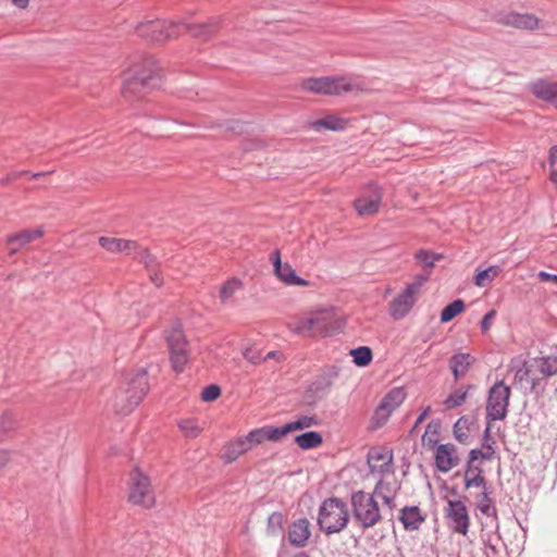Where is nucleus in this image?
Masks as SVG:
<instances>
[{"label": "nucleus", "instance_id": "f257e3e1", "mask_svg": "<svg viewBox=\"0 0 557 557\" xmlns=\"http://www.w3.org/2000/svg\"><path fill=\"white\" fill-rule=\"evenodd\" d=\"M149 391L148 372L145 368L129 371L123 375L119 388L110 404L119 414L131 413Z\"/></svg>", "mask_w": 557, "mask_h": 557}, {"label": "nucleus", "instance_id": "f03ea898", "mask_svg": "<svg viewBox=\"0 0 557 557\" xmlns=\"http://www.w3.org/2000/svg\"><path fill=\"white\" fill-rule=\"evenodd\" d=\"M162 84V74L158 63L146 59L124 73L122 94L126 99L139 97Z\"/></svg>", "mask_w": 557, "mask_h": 557}, {"label": "nucleus", "instance_id": "7ed1b4c3", "mask_svg": "<svg viewBox=\"0 0 557 557\" xmlns=\"http://www.w3.org/2000/svg\"><path fill=\"white\" fill-rule=\"evenodd\" d=\"M301 88L309 92L326 96H342L344 94L363 91L366 89L362 82L346 76L306 78L301 82Z\"/></svg>", "mask_w": 557, "mask_h": 557}, {"label": "nucleus", "instance_id": "20e7f679", "mask_svg": "<svg viewBox=\"0 0 557 557\" xmlns=\"http://www.w3.org/2000/svg\"><path fill=\"white\" fill-rule=\"evenodd\" d=\"M511 389L504 381L496 382L488 391L486 400V421L487 425L484 430L483 446L491 449L492 446L487 443L491 434V422L504 420L508 412L509 398Z\"/></svg>", "mask_w": 557, "mask_h": 557}, {"label": "nucleus", "instance_id": "39448f33", "mask_svg": "<svg viewBox=\"0 0 557 557\" xmlns=\"http://www.w3.org/2000/svg\"><path fill=\"white\" fill-rule=\"evenodd\" d=\"M342 329V321L334 310H322L297 322L295 332L305 336H331Z\"/></svg>", "mask_w": 557, "mask_h": 557}, {"label": "nucleus", "instance_id": "423d86ee", "mask_svg": "<svg viewBox=\"0 0 557 557\" xmlns=\"http://www.w3.org/2000/svg\"><path fill=\"white\" fill-rule=\"evenodd\" d=\"M349 521V513L345 502L331 497L322 502L318 513V524L326 534L338 533Z\"/></svg>", "mask_w": 557, "mask_h": 557}, {"label": "nucleus", "instance_id": "0eeeda50", "mask_svg": "<svg viewBox=\"0 0 557 557\" xmlns=\"http://www.w3.org/2000/svg\"><path fill=\"white\" fill-rule=\"evenodd\" d=\"M350 504L354 520L362 530L373 528L381 521V511L373 493L354 492L350 496Z\"/></svg>", "mask_w": 557, "mask_h": 557}, {"label": "nucleus", "instance_id": "6e6552de", "mask_svg": "<svg viewBox=\"0 0 557 557\" xmlns=\"http://www.w3.org/2000/svg\"><path fill=\"white\" fill-rule=\"evenodd\" d=\"M426 282V276L417 275L414 281L406 287L389 302V315L394 320H401L409 314L418 299L421 287Z\"/></svg>", "mask_w": 557, "mask_h": 557}, {"label": "nucleus", "instance_id": "1a4fd4ad", "mask_svg": "<svg viewBox=\"0 0 557 557\" xmlns=\"http://www.w3.org/2000/svg\"><path fill=\"white\" fill-rule=\"evenodd\" d=\"M136 32L140 37L161 42L181 35V21H147L139 24Z\"/></svg>", "mask_w": 557, "mask_h": 557}, {"label": "nucleus", "instance_id": "9d476101", "mask_svg": "<svg viewBox=\"0 0 557 557\" xmlns=\"http://www.w3.org/2000/svg\"><path fill=\"white\" fill-rule=\"evenodd\" d=\"M128 499L135 505L151 508L154 505V494L150 479L138 468L131 472Z\"/></svg>", "mask_w": 557, "mask_h": 557}, {"label": "nucleus", "instance_id": "9b49d317", "mask_svg": "<svg viewBox=\"0 0 557 557\" xmlns=\"http://www.w3.org/2000/svg\"><path fill=\"white\" fill-rule=\"evenodd\" d=\"M170 360L175 372H182L189 361V349L181 326H174L166 336Z\"/></svg>", "mask_w": 557, "mask_h": 557}, {"label": "nucleus", "instance_id": "f8f14e48", "mask_svg": "<svg viewBox=\"0 0 557 557\" xmlns=\"http://www.w3.org/2000/svg\"><path fill=\"white\" fill-rule=\"evenodd\" d=\"M367 462L369 471L372 475H377L383 480L384 476L392 474L393 469V451L386 447H374L368 451Z\"/></svg>", "mask_w": 557, "mask_h": 557}, {"label": "nucleus", "instance_id": "ddd939ff", "mask_svg": "<svg viewBox=\"0 0 557 557\" xmlns=\"http://www.w3.org/2000/svg\"><path fill=\"white\" fill-rule=\"evenodd\" d=\"M407 393L404 387H394L385 394L374 411V420L379 424L385 423L393 411H395L406 399Z\"/></svg>", "mask_w": 557, "mask_h": 557}, {"label": "nucleus", "instance_id": "4468645a", "mask_svg": "<svg viewBox=\"0 0 557 557\" xmlns=\"http://www.w3.org/2000/svg\"><path fill=\"white\" fill-rule=\"evenodd\" d=\"M382 201V189L377 184H369L355 200V209L360 215L374 214L379 211Z\"/></svg>", "mask_w": 557, "mask_h": 557}, {"label": "nucleus", "instance_id": "2eb2a0df", "mask_svg": "<svg viewBox=\"0 0 557 557\" xmlns=\"http://www.w3.org/2000/svg\"><path fill=\"white\" fill-rule=\"evenodd\" d=\"M493 21L518 29L533 30L539 26V20L535 15L529 13H517L513 11H500L493 14Z\"/></svg>", "mask_w": 557, "mask_h": 557}, {"label": "nucleus", "instance_id": "dca6fc26", "mask_svg": "<svg viewBox=\"0 0 557 557\" xmlns=\"http://www.w3.org/2000/svg\"><path fill=\"white\" fill-rule=\"evenodd\" d=\"M446 518L449 528L460 534H467L470 518L466 505L461 500H448Z\"/></svg>", "mask_w": 557, "mask_h": 557}, {"label": "nucleus", "instance_id": "f3484780", "mask_svg": "<svg viewBox=\"0 0 557 557\" xmlns=\"http://www.w3.org/2000/svg\"><path fill=\"white\" fill-rule=\"evenodd\" d=\"M270 260L273 263L274 274L286 285L293 286H307L308 282L297 275L296 271L289 263H282L281 252L275 249L270 255Z\"/></svg>", "mask_w": 557, "mask_h": 557}, {"label": "nucleus", "instance_id": "a211bd4d", "mask_svg": "<svg viewBox=\"0 0 557 557\" xmlns=\"http://www.w3.org/2000/svg\"><path fill=\"white\" fill-rule=\"evenodd\" d=\"M490 495V488L482 491L476 497V506L480 512L485 517L484 525L498 531L499 524L497 509L495 507L494 500Z\"/></svg>", "mask_w": 557, "mask_h": 557}, {"label": "nucleus", "instance_id": "6ab92c4d", "mask_svg": "<svg viewBox=\"0 0 557 557\" xmlns=\"http://www.w3.org/2000/svg\"><path fill=\"white\" fill-rule=\"evenodd\" d=\"M459 457L453 444H440L435 450V466L440 472L447 473L459 465Z\"/></svg>", "mask_w": 557, "mask_h": 557}, {"label": "nucleus", "instance_id": "aec40b11", "mask_svg": "<svg viewBox=\"0 0 557 557\" xmlns=\"http://www.w3.org/2000/svg\"><path fill=\"white\" fill-rule=\"evenodd\" d=\"M532 95L557 109V82L549 79H536L529 87Z\"/></svg>", "mask_w": 557, "mask_h": 557}, {"label": "nucleus", "instance_id": "412c9836", "mask_svg": "<svg viewBox=\"0 0 557 557\" xmlns=\"http://www.w3.org/2000/svg\"><path fill=\"white\" fill-rule=\"evenodd\" d=\"M310 535V522L306 518L292 522L288 528V541L295 547H305Z\"/></svg>", "mask_w": 557, "mask_h": 557}, {"label": "nucleus", "instance_id": "4be33fe9", "mask_svg": "<svg viewBox=\"0 0 557 557\" xmlns=\"http://www.w3.org/2000/svg\"><path fill=\"white\" fill-rule=\"evenodd\" d=\"M511 371H515V383L521 386L529 385L530 389L533 391L536 385H539L541 377L536 368L533 367V361L531 360L529 363H523L522 366L516 368L515 366L510 367Z\"/></svg>", "mask_w": 557, "mask_h": 557}, {"label": "nucleus", "instance_id": "5701e85b", "mask_svg": "<svg viewBox=\"0 0 557 557\" xmlns=\"http://www.w3.org/2000/svg\"><path fill=\"white\" fill-rule=\"evenodd\" d=\"M399 520L406 531H416L425 520V516L418 506H406L400 509Z\"/></svg>", "mask_w": 557, "mask_h": 557}, {"label": "nucleus", "instance_id": "b1692460", "mask_svg": "<svg viewBox=\"0 0 557 557\" xmlns=\"http://www.w3.org/2000/svg\"><path fill=\"white\" fill-rule=\"evenodd\" d=\"M99 245L103 249L113 253L125 252L126 255H132L133 250L137 249L136 242L107 236H102L99 238Z\"/></svg>", "mask_w": 557, "mask_h": 557}, {"label": "nucleus", "instance_id": "393cba45", "mask_svg": "<svg viewBox=\"0 0 557 557\" xmlns=\"http://www.w3.org/2000/svg\"><path fill=\"white\" fill-rule=\"evenodd\" d=\"M218 30V22L210 20L207 23L187 24L181 22V34L183 32L189 33L194 37L207 39Z\"/></svg>", "mask_w": 557, "mask_h": 557}, {"label": "nucleus", "instance_id": "a878e982", "mask_svg": "<svg viewBox=\"0 0 557 557\" xmlns=\"http://www.w3.org/2000/svg\"><path fill=\"white\" fill-rule=\"evenodd\" d=\"M473 362L474 358L470 354H455L449 361L454 379L458 381L461 376H463Z\"/></svg>", "mask_w": 557, "mask_h": 557}, {"label": "nucleus", "instance_id": "bb28decb", "mask_svg": "<svg viewBox=\"0 0 557 557\" xmlns=\"http://www.w3.org/2000/svg\"><path fill=\"white\" fill-rule=\"evenodd\" d=\"M532 361L533 367H535L536 371L539 372L541 381L548 376L557 374V354L541 358H534Z\"/></svg>", "mask_w": 557, "mask_h": 557}, {"label": "nucleus", "instance_id": "cd10ccee", "mask_svg": "<svg viewBox=\"0 0 557 557\" xmlns=\"http://www.w3.org/2000/svg\"><path fill=\"white\" fill-rule=\"evenodd\" d=\"M244 288L243 282L237 277L228 278L220 288L219 297L222 304L233 305L236 293Z\"/></svg>", "mask_w": 557, "mask_h": 557}, {"label": "nucleus", "instance_id": "c85d7f7f", "mask_svg": "<svg viewBox=\"0 0 557 557\" xmlns=\"http://www.w3.org/2000/svg\"><path fill=\"white\" fill-rule=\"evenodd\" d=\"M42 233L44 232L41 228H36L25 230L9 236L7 240L9 245L17 244L16 247L12 248L11 253H15L18 248L25 246L26 244L33 242L36 238L41 237Z\"/></svg>", "mask_w": 557, "mask_h": 557}, {"label": "nucleus", "instance_id": "c756f323", "mask_svg": "<svg viewBox=\"0 0 557 557\" xmlns=\"http://www.w3.org/2000/svg\"><path fill=\"white\" fill-rule=\"evenodd\" d=\"M346 126L347 121L335 115H327L311 123V127L318 132L321 129L338 132L345 129Z\"/></svg>", "mask_w": 557, "mask_h": 557}, {"label": "nucleus", "instance_id": "7c9ffc66", "mask_svg": "<svg viewBox=\"0 0 557 557\" xmlns=\"http://www.w3.org/2000/svg\"><path fill=\"white\" fill-rule=\"evenodd\" d=\"M248 450L250 449L240 437L225 446L222 458L225 462L230 463L235 461L239 456L247 453Z\"/></svg>", "mask_w": 557, "mask_h": 557}, {"label": "nucleus", "instance_id": "2f4dec72", "mask_svg": "<svg viewBox=\"0 0 557 557\" xmlns=\"http://www.w3.org/2000/svg\"><path fill=\"white\" fill-rule=\"evenodd\" d=\"M441 421L432 420L428 423L422 435V444L429 448H436L440 444Z\"/></svg>", "mask_w": 557, "mask_h": 557}, {"label": "nucleus", "instance_id": "473e14b6", "mask_svg": "<svg viewBox=\"0 0 557 557\" xmlns=\"http://www.w3.org/2000/svg\"><path fill=\"white\" fill-rule=\"evenodd\" d=\"M323 442L322 435L315 431L305 432L295 437V443L301 449H311L320 446Z\"/></svg>", "mask_w": 557, "mask_h": 557}, {"label": "nucleus", "instance_id": "72a5a7b5", "mask_svg": "<svg viewBox=\"0 0 557 557\" xmlns=\"http://www.w3.org/2000/svg\"><path fill=\"white\" fill-rule=\"evenodd\" d=\"M502 272L500 267L490 265L488 268L480 271L474 276V284L479 287H485L491 284Z\"/></svg>", "mask_w": 557, "mask_h": 557}, {"label": "nucleus", "instance_id": "f704fd0d", "mask_svg": "<svg viewBox=\"0 0 557 557\" xmlns=\"http://www.w3.org/2000/svg\"><path fill=\"white\" fill-rule=\"evenodd\" d=\"M465 301L462 299H456L448 304L441 312V322L447 323L451 321L456 315L465 310Z\"/></svg>", "mask_w": 557, "mask_h": 557}, {"label": "nucleus", "instance_id": "c9c22d12", "mask_svg": "<svg viewBox=\"0 0 557 557\" xmlns=\"http://www.w3.org/2000/svg\"><path fill=\"white\" fill-rule=\"evenodd\" d=\"M177 425H178V429L187 437H197L201 432V428L198 423V420L195 418L181 419L178 421Z\"/></svg>", "mask_w": 557, "mask_h": 557}, {"label": "nucleus", "instance_id": "e433bc0d", "mask_svg": "<svg viewBox=\"0 0 557 557\" xmlns=\"http://www.w3.org/2000/svg\"><path fill=\"white\" fill-rule=\"evenodd\" d=\"M352 361L358 367H366L372 360V350L368 346H361L350 351Z\"/></svg>", "mask_w": 557, "mask_h": 557}, {"label": "nucleus", "instance_id": "4c0bfd02", "mask_svg": "<svg viewBox=\"0 0 557 557\" xmlns=\"http://www.w3.org/2000/svg\"><path fill=\"white\" fill-rule=\"evenodd\" d=\"M468 397V388H457L453 391L444 400L447 409H454L461 406Z\"/></svg>", "mask_w": 557, "mask_h": 557}, {"label": "nucleus", "instance_id": "58836bf2", "mask_svg": "<svg viewBox=\"0 0 557 557\" xmlns=\"http://www.w3.org/2000/svg\"><path fill=\"white\" fill-rule=\"evenodd\" d=\"M319 420L314 416H301L297 420L288 422L289 432L308 429L318 425Z\"/></svg>", "mask_w": 557, "mask_h": 557}, {"label": "nucleus", "instance_id": "ea45409f", "mask_svg": "<svg viewBox=\"0 0 557 557\" xmlns=\"http://www.w3.org/2000/svg\"><path fill=\"white\" fill-rule=\"evenodd\" d=\"M386 483L383 480H379L374 486L373 494L374 496L380 497L384 505H386L389 509H393L395 505V494L394 493H383V488H385Z\"/></svg>", "mask_w": 557, "mask_h": 557}, {"label": "nucleus", "instance_id": "a19ab883", "mask_svg": "<svg viewBox=\"0 0 557 557\" xmlns=\"http://www.w3.org/2000/svg\"><path fill=\"white\" fill-rule=\"evenodd\" d=\"M263 429L265 432V438L271 442H278L282 437L290 433L287 423L281 428L265 425Z\"/></svg>", "mask_w": 557, "mask_h": 557}, {"label": "nucleus", "instance_id": "79ce46f5", "mask_svg": "<svg viewBox=\"0 0 557 557\" xmlns=\"http://www.w3.org/2000/svg\"><path fill=\"white\" fill-rule=\"evenodd\" d=\"M455 438L462 444H466L469 438V430L467 425V420L465 418L458 419L453 428Z\"/></svg>", "mask_w": 557, "mask_h": 557}, {"label": "nucleus", "instance_id": "37998d69", "mask_svg": "<svg viewBox=\"0 0 557 557\" xmlns=\"http://www.w3.org/2000/svg\"><path fill=\"white\" fill-rule=\"evenodd\" d=\"M242 438L247 444L249 449L267 440L263 426L250 431L245 437Z\"/></svg>", "mask_w": 557, "mask_h": 557}, {"label": "nucleus", "instance_id": "c03bdc74", "mask_svg": "<svg viewBox=\"0 0 557 557\" xmlns=\"http://www.w3.org/2000/svg\"><path fill=\"white\" fill-rule=\"evenodd\" d=\"M48 172H37V173H30L28 171H14L9 174H7L2 180L1 184H9L11 182L16 181L21 176H25L27 180H33L36 177H40L46 175Z\"/></svg>", "mask_w": 557, "mask_h": 557}, {"label": "nucleus", "instance_id": "a18cd8bd", "mask_svg": "<svg viewBox=\"0 0 557 557\" xmlns=\"http://www.w3.org/2000/svg\"><path fill=\"white\" fill-rule=\"evenodd\" d=\"M284 517L281 512H272L268 518V532L272 535L277 534L283 529Z\"/></svg>", "mask_w": 557, "mask_h": 557}, {"label": "nucleus", "instance_id": "49530a36", "mask_svg": "<svg viewBox=\"0 0 557 557\" xmlns=\"http://www.w3.org/2000/svg\"><path fill=\"white\" fill-rule=\"evenodd\" d=\"M466 488L470 487H480L482 491L488 490L486 485V480L482 474V469H478L476 473L473 476L466 478L465 480Z\"/></svg>", "mask_w": 557, "mask_h": 557}, {"label": "nucleus", "instance_id": "de8ad7c7", "mask_svg": "<svg viewBox=\"0 0 557 557\" xmlns=\"http://www.w3.org/2000/svg\"><path fill=\"white\" fill-rule=\"evenodd\" d=\"M416 260L423 264L426 270H431L434 267L435 261L438 259V256L428 251V250H419L416 256Z\"/></svg>", "mask_w": 557, "mask_h": 557}, {"label": "nucleus", "instance_id": "09e8293b", "mask_svg": "<svg viewBox=\"0 0 557 557\" xmlns=\"http://www.w3.org/2000/svg\"><path fill=\"white\" fill-rule=\"evenodd\" d=\"M16 424H17V419H16V416L8 410V411H4L0 418V428L2 431L4 432H9V431H12L16 428Z\"/></svg>", "mask_w": 557, "mask_h": 557}, {"label": "nucleus", "instance_id": "8fccbe9b", "mask_svg": "<svg viewBox=\"0 0 557 557\" xmlns=\"http://www.w3.org/2000/svg\"><path fill=\"white\" fill-rule=\"evenodd\" d=\"M134 258L138 259L139 262L144 263L146 268H150L154 264V258L145 248L137 246L136 250H133Z\"/></svg>", "mask_w": 557, "mask_h": 557}, {"label": "nucleus", "instance_id": "3c124183", "mask_svg": "<svg viewBox=\"0 0 557 557\" xmlns=\"http://www.w3.org/2000/svg\"><path fill=\"white\" fill-rule=\"evenodd\" d=\"M221 395V388L216 384L206 386L201 392V399L203 401H213Z\"/></svg>", "mask_w": 557, "mask_h": 557}, {"label": "nucleus", "instance_id": "603ef678", "mask_svg": "<svg viewBox=\"0 0 557 557\" xmlns=\"http://www.w3.org/2000/svg\"><path fill=\"white\" fill-rule=\"evenodd\" d=\"M490 454H484L480 449H471L468 456L467 463L474 466L478 459H490Z\"/></svg>", "mask_w": 557, "mask_h": 557}, {"label": "nucleus", "instance_id": "864d4df0", "mask_svg": "<svg viewBox=\"0 0 557 557\" xmlns=\"http://www.w3.org/2000/svg\"><path fill=\"white\" fill-rule=\"evenodd\" d=\"M496 317V310L492 309L490 310L481 320V331L483 333L487 332L491 327V323Z\"/></svg>", "mask_w": 557, "mask_h": 557}, {"label": "nucleus", "instance_id": "5fc2aeb1", "mask_svg": "<svg viewBox=\"0 0 557 557\" xmlns=\"http://www.w3.org/2000/svg\"><path fill=\"white\" fill-rule=\"evenodd\" d=\"M431 410H432L431 407L428 406L420 412L410 433H412L426 419V417L430 414Z\"/></svg>", "mask_w": 557, "mask_h": 557}, {"label": "nucleus", "instance_id": "6e6d98bb", "mask_svg": "<svg viewBox=\"0 0 557 557\" xmlns=\"http://www.w3.org/2000/svg\"><path fill=\"white\" fill-rule=\"evenodd\" d=\"M537 276L542 281V282H553L555 285H557V274H550L548 272H545V271H540L537 273Z\"/></svg>", "mask_w": 557, "mask_h": 557}, {"label": "nucleus", "instance_id": "4d7b16f0", "mask_svg": "<svg viewBox=\"0 0 557 557\" xmlns=\"http://www.w3.org/2000/svg\"><path fill=\"white\" fill-rule=\"evenodd\" d=\"M548 163L550 170H553L557 163V145L552 146L548 152Z\"/></svg>", "mask_w": 557, "mask_h": 557}, {"label": "nucleus", "instance_id": "13d9d810", "mask_svg": "<svg viewBox=\"0 0 557 557\" xmlns=\"http://www.w3.org/2000/svg\"><path fill=\"white\" fill-rule=\"evenodd\" d=\"M478 469H480L479 467H474L472 465H469L467 463L466 465V471H465V479L466 478H469V476H473V474L476 473Z\"/></svg>", "mask_w": 557, "mask_h": 557}, {"label": "nucleus", "instance_id": "bf43d9fd", "mask_svg": "<svg viewBox=\"0 0 557 557\" xmlns=\"http://www.w3.org/2000/svg\"><path fill=\"white\" fill-rule=\"evenodd\" d=\"M150 278H151V282L156 285V286H161L162 285V278L160 277V275L158 273H153L150 275Z\"/></svg>", "mask_w": 557, "mask_h": 557}, {"label": "nucleus", "instance_id": "052dcab7", "mask_svg": "<svg viewBox=\"0 0 557 557\" xmlns=\"http://www.w3.org/2000/svg\"><path fill=\"white\" fill-rule=\"evenodd\" d=\"M12 2L17 8L25 9L28 5L29 0H12Z\"/></svg>", "mask_w": 557, "mask_h": 557}, {"label": "nucleus", "instance_id": "680f3d73", "mask_svg": "<svg viewBox=\"0 0 557 557\" xmlns=\"http://www.w3.org/2000/svg\"><path fill=\"white\" fill-rule=\"evenodd\" d=\"M278 355H280V354H278L277 351H269V352L265 355L264 359L267 360V359H271V358H276Z\"/></svg>", "mask_w": 557, "mask_h": 557}, {"label": "nucleus", "instance_id": "e2e57ef3", "mask_svg": "<svg viewBox=\"0 0 557 557\" xmlns=\"http://www.w3.org/2000/svg\"><path fill=\"white\" fill-rule=\"evenodd\" d=\"M383 493H393L392 491H389L387 483H386L385 488H383Z\"/></svg>", "mask_w": 557, "mask_h": 557}, {"label": "nucleus", "instance_id": "0e129e2a", "mask_svg": "<svg viewBox=\"0 0 557 557\" xmlns=\"http://www.w3.org/2000/svg\"><path fill=\"white\" fill-rule=\"evenodd\" d=\"M295 557H308V555L305 553H300V554H297Z\"/></svg>", "mask_w": 557, "mask_h": 557}, {"label": "nucleus", "instance_id": "69168bd1", "mask_svg": "<svg viewBox=\"0 0 557 557\" xmlns=\"http://www.w3.org/2000/svg\"><path fill=\"white\" fill-rule=\"evenodd\" d=\"M331 384H332V382H331L330 380H327V381L325 382V385H326V386H330Z\"/></svg>", "mask_w": 557, "mask_h": 557}, {"label": "nucleus", "instance_id": "338daca9", "mask_svg": "<svg viewBox=\"0 0 557 557\" xmlns=\"http://www.w3.org/2000/svg\"><path fill=\"white\" fill-rule=\"evenodd\" d=\"M250 360L252 361V363L257 362V359H255L253 357H251Z\"/></svg>", "mask_w": 557, "mask_h": 557}]
</instances>
